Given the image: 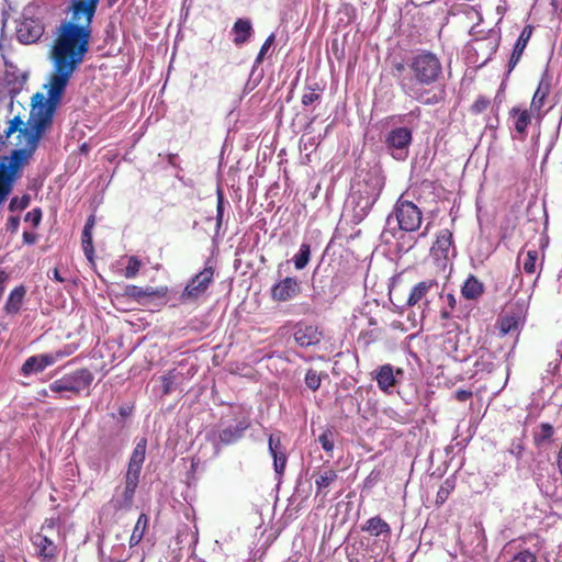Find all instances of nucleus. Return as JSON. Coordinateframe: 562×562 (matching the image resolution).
I'll return each mask as SVG.
<instances>
[{
    "label": "nucleus",
    "mask_w": 562,
    "mask_h": 562,
    "mask_svg": "<svg viewBox=\"0 0 562 562\" xmlns=\"http://www.w3.org/2000/svg\"><path fill=\"white\" fill-rule=\"evenodd\" d=\"M224 204H225V198L224 193L221 189L217 190V204H216V222L217 226L221 225L223 217H224Z\"/></svg>",
    "instance_id": "obj_47"
},
{
    "label": "nucleus",
    "mask_w": 562,
    "mask_h": 562,
    "mask_svg": "<svg viewBox=\"0 0 562 562\" xmlns=\"http://www.w3.org/2000/svg\"><path fill=\"white\" fill-rule=\"evenodd\" d=\"M532 112L533 111H530V109L521 110L517 106L512 108L509 111V115L516 119L515 124H514L515 131H516V133L519 134L521 139H524L526 137L527 127L531 123Z\"/></svg>",
    "instance_id": "obj_21"
},
{
    "label": "nucleus",
    "mask_w": 562,
    "mask_h": 562,
    "mask_svg": "<svg viewBox=\"0 0 562 562\" xmlns=\"http://www.w3.org/2000/svg\"><path fill=\"white\" fill-rule=\"evenodd\" d=\"M98 445L100 448V454L104 459H109V458L113 457L117 451L116 447L113 445V439L111 437L101 436L99 438Z\"/></svg>",
    "instance_id": "obj_35"
},
{
    "label": "nucleus",
    "mask_w": 562,
    "mask_h": 562,
    "mask_svg": "<svg viewBox=\"0 0 562 562\" xmlns=\"http://www.w3.org/2000/svg\"><path fill=\"white\" fill-rule=\"evenodd\" d=\"M395 216L401 229L415 232L422 225V211L411 201L398 200L395 206Z\"/></svg>",
    "instance_id": "obj_8"
},
{
    "label": "nucleus",
    "mask_w": 562,
    "mask_h": 562,
    "mask_svg": "<svg viewBox=\"0 0 562 562\" xmlns=\"http://www.w3.org/2000/svg\"><path fill=\"white\" fill-rule=\"evenodd\" d=\"M94 226V215H90L85 224L83 229L92 231Z\"/></svg>",
    "instance_id": "obj_59"
},
{
    "label": "nucleus",
    "mask_w": 562,
    "mask_h": 562,
    "mask_svg": "<svg viewBox=\"0 0 562 562\" xmlns=\"http://www.w3.org/2000/svg\"><path fill=\"white\" fill-rule=\"evenodd\" d=\"M473 392L470 390H457L454 393V398L458 402H467L468 400L472 398Z\"/></svg>",
    "instance_id": "obj_50"
},
{
    "label": "nucleus",
    "mask_w": 562,
    "mask_h": 562,
    "mask_svg": "<svg viewBox=\"0 0 562 562\" xmlns=\"http://www.w3.org/2000/svg\"><path fill=\"white\" fill-rule=\"evenodd\" d=\"M337 477L338 474L333 469L326 468L323 471H319L315 479L316 494H323V496H326L328 487L337 480Z\"/></svg>",
    "instance_id": "obj_26"
},
{
    "label": "nucleus",
    "mask_w": 562,
    "mask_h": 562,
    "mask_svg": "<svg viewBox=\"0 0 562 562\" xmlns=\"http://www.w3.org/2000/svg\"><path fill=\"white\" fill-rule=\"evenodd\" d=\"M456 487V480L452 477H447L442 484L440 485L435 503L437 506H441L450 496L451 492Z\"/></svg>",
    "instance_id": "obj_33"
},
{
    "label": "nucleus",
    "mask_w": 562,
    "mask_h": 562,
    "mask_svg": "<svg viewBox=\"0 0 562 562\" xmlns=\"http://www.w3.org/2000/svg\"><path fill=\"white\" fill-rule=\"evenodd\" d=\"M75 350L76 347L67 345L63 349H58L54 352L32 356L25 360L21 368V372L23 375H29L33 372H42L47 367L53 366L57 361L72 355Z\"/></svg>",
    "instance_id": "obj_6"
},
{
    "label": "nucleus",
    "mask_w": 562,
    "mask_h": 562,
    "mask_svg": "<svg viewBox=\"0 0 562 562\" xmlns=\"http://www.w3.org/2000/svg\"><path fill=\"white\" fill-rule=\"evenodd\" d=\"M537 260H538V251L535 249L528 250L526 254L524 263H522L524 271L528 274H533L536 272Z\"/></svg>",
    "instance_id": "obj_38"
},
{
    "label": "nucleus",
    "mask_w": 562,
    "mask_h": 562,
    "mask_svg": "<svg viewBox=\"0 0 562 562\" xmlns=\"http://www.w3.org/2000/svg\"><path fill=\"white\" fill-rule=\"evenodd\" d=\"M9 280V274L5 271H0V285Z\"/></svg>",
    "instance_id": "obj_61"
},
{
    "label": "nucleus",
    "mask_w": 562,
    "mask_h": 562,
    "mask_svg": "<svg viewBox=\"0 0 562 562\" xmlns=\"http://www.w3.org/2000/svg\"><path fill=\"white\" fill-rule=\"evenodd\" d=\"M269 451L273 458L274 470L277 473H283L286 464V456L282 447L281 440L274 435L269 436Z\"/></svg>",
    "instance_id": "obj_20"
},
{
    "label": "nucleus",
    "mask_w": 562,
    "mask_h": 562,
    "mask_svg": "<svg viewBox=\"0 0 562 562\" xmlns=\"http://www.w3.org/2000/svg\"><path fill=\"white\" fill-rule=\"evenodd\" d=\"M491 105V100L487 97L480 95L476 98V100L471 104L470 112L472 114H481L485 112L488 106Z\"/></svg>",
    "instance_id": "obj_39"
},
{
    "label": "nucleus",
    "mask_w": 562,
    "mask_h": 562,
    "mask_svg": "<svg viewBox=\"0 0 562 562\" xmlns=\"http://www.w3.org/2000/svg\"><path fill=\"white\" fill-rule=\"evenodd\" d=\"M138 483L139 477L125 474L122 491L117 487L111 499V505L115 510L130 509L132 507Z\"/></svg>",
    "instance_id": "obj_12"
},
{
    "label": "nucleus",
    "mask_w": 562,
    "mask_h": 562,
    "mask_svg": "<svg viewBox=\"0 0 562 562\" xmlns=\"http://www.w3.org/2000/svg\"><path fill=\"white\" fill-rule=\"evenodd\" d=\"M140 267H142V261L138 257H136V256L128 257L127 265H126L125 271H124V276L127 279L135 278L138 274Z\"/></svg>",
    "instance_id": "obj_37"
},
{
    "label": "nucleus",
    "mask_w": 562,
    "mask_h": 562,
    "mask_svg": "<svg viewBox=\"0 0 562 562\" xmlns=\"http://www.w3.org/2000/svg\"><path fill=\"white\" fill-rule=\"evenodd\" d=\"M438 289L439 283L434 278L417 282L409 291L406 305L419 307L423 317H425L431 311L432 299L439 293Z\"/></svg>",
    "instance_id": "obj_4"
},
{
    "label": "nucleus",
    "mask_w": 562,
    "mask_h": 562,
    "mask_svg": "<svg viewBox=\"0 0 562 562\" xmlns=\"http://www.w3.org/2000/svg\"><path fill=\"white\" fill-rule=\"evenodd\" d=\"M58 525V517L46 518L42 524L40 531L32 538V543L37 550V555L43 561H53L58 555V548L49 536Z\"/></svg>",
    "instance_id": "obj_5"
},
{
    "label": "nucleus",
    "mask_w": 562,
    "mask_h": 562,
    "mask_svg": "<svg viewBox=\"0 0 562 562\" xmlns=\"http://www.w3.org/2000/svg\"><path fill=\"white\" fill-rule=\"evenodd\" d=\"M92 241V231L83 229L81 236V243Z\"/></svg>",
    "instance_id": "obj_58"
},
{
    "label": "nucleus",
    "mask_w": 562,
    "mask_h": 562,
    "mask_svg": "<svg viewBox=\"0 0 562 562\" xmlns=\"http://www.w3.org/2000/svg\"><path fill=\"white\" fill-rule=\"evenodd\" d=\"M42 220V211L41 209L36 207L32 211L27 212L24 216L25 222L32 223L34 227L38 226Z\"/></svg>",
    "instance_id": "obj_49"
},
{
    "label": "nucleus",
    "mask_w": 562,
    "mask_h": 562,
    "mask_svg": "<svg viewBox=\"0 0 562 562\" xmlns=\"http://www.w3.org/2000/svg\"><path fill=\"white\" fill-rule=\"evenodd\" d=\"M318 442L325 452L331 453L335 447V432L330 428H326L318 437Z\"/></svg>",
    "instance_id": "obj_36"
},
{
    "label": "nucleus",
    "mask_w": 562,
    "mask_h": 562,
    "mask_svg": "<svg viewBox=\"0 0 562 562\" xmlns=\"http://www.w3.org/2000/svg\"><path fill=\"white\" fill-rule=\"evenodd\" d=\"M168 286L161 285L157 288L153 286H146L143 289V305L154 302H159V304H165L167 294H168Z\"/></svg>",
    "instance_id": "obj_27"
},
{
    "label": "nucleus",
    "mask_w": 562,
    "mask_h": 562,
    "mask_svg": "<svg viewBox=\"0 0 562 562\" xmlns=\"http://www.w3.org/2000/svg\"><path fill=\"white\" fill-rule=\"evenodd\" d=\"M146 448H147V440H146V438H142L136 443V446L131 454L128 465H127V471L125 474H130V475L139 477L140 471L143 468V463L145 461Z\"/></svg>",
    "instance_id": "obj_19"
},
{
    "label": "nucleus",
    "mask_w": 562,
    "mask_h": 562,
    "mask_svg": "<svg viewBox=\"0 0 562 562\" xmlns=\"http://www.w3.org/2000/svg\"><path fill=\"white\" fill-rule=\"evenodd\" d=\"M524 52H525L524 48L514 45L513 52L510 54V57H509V60L507 64V72L508 74H510L515 69V67L518 65V63L520 61V59L522 57Z\"/></svg>",
    "instance_id": "obj_45"
},
{
    "label": "nucleus",
    "mask_w": 562,
    "mask_h": 562,
    "mask_svg": "<svg viewBox=\"0 0 562 562\" xmlns=\"http://www.w3.org/2000/svg\"><path fill=\"white\" fill-rule=\"evenodd\" d=\"M16 34L20 42L25 44L34 43L42 36L43 26L35 20H25L20 24Z\"/></svg>",
    "instance_id": "obj_18"
},
{
    "label": "nucleus",
    "mask_w": 562,
    "mask_h": 562,
    "mask_svg": "<svg viewBox=\"0 0 562 562\" xmlns=\"http://www.w3.org/2000/svg\"><path fill=\"white\" fill-rule=\"evenodd\" d=\"M322 333L317 326L299 324L294 331V340L301 347L315 346L321 341Z\"/></svg>",
    "instance_id": "obj_16"
},
{
    "label": "nucleus",
    "mask_w": 562,
    "mask_h": 562,
    "mask_svg": "<svg viewBox=\"0 0 562 562\" xmlns=\"http://www.w3.org/2000/svg\"><path fill=\"white\" fill-rule=\"evenodd\" d=\"M524 52H525L524 48L514 45L513 52L510 54V57H509V60L507 64V72L508 74H510L515 69V67L518 65V63L520 61V59L522 57Z\"/></svg>",
    "instance_id": "obj_44"
},
{
    "label": "nucleus",
    "mask_w": 562,
    "mask_h": 562,
    "mask_svg": "<svg viewBox=\"0 0 562 562\" xmlns=\"http://www.w3.org/2000/svg\"><path fill=\"white\" fill-rule=\"evenodd\" d=\"M553 432H554V430H553V427L551 424L542 423L539 426L538 431H536L533 435L535 443L537 446L543 445L544 442H547L551 439V437L553 436Z\"/></svg>",
    "instance_id": "obj_34"
},
{
    "label": "nucleus",
    "mask_w": 562,
    "mask_h": 562,
    "mask_svg": "<svg viewBox=\"0 0 562 562\" xmlns=\"http://www.w3.org/2000/svg\"><path fill=\"white\" fill-rule=\"evenodd\" d=\"M454 310H451V308H443L440 311V318L441 319H450L452 317V313H453Z\"/></svg>",
    "instance_id": "obj_57"
},
{
    "label": "nucleus",
    "mask_w": 562,
    "mask_h": 562,
    "mask_svg": "<svg viewBox=\"0 0 562 562\" xmlns=\"http://www.w3.org/2000/svg\"><path fill=\"white\" fill-rule=\"evenodd\" d=\"M251 423L248 417H243L235 425L222 427L217 432V441L215 445V454L221 452V446H229L236 443L244 437L245 431L250 427Z\"/></svg>",
    "instance_id": "obj_11"
},
{
    "label": "nucleus",
    "mask_w": 562,
    "mask_h": 562,
    "mask_svg": "<svg viewBox=\"0 0 562 562\" xmlns=\"http://www.w3.org/2000/svg\"><path fill=\"white\" fill-rule=\"evenodd\" d=\"M26 289L24 285L15 286L9 294V297L4 305V312L7 314H18L21 310Z\"/></svg>",
    "instance_id": "obj_24"
},
{
    "label": "nucleus",
    "mask_w": 562,
    "mask_h": 562,
    "mask_svg": "<svg viewBox=\"0 0 562 562\" xmlns=\"http://www.w3.org/2000/svg\"><path fill=\"white\" fill-rule=\"evenodd\" d=\"M148 516L145 513H142L134 526V529L128 540V544L131 548L136 547L143 540L145 531L148 528Z\"/></svg>",
    "instance_id": "obj_29"
},
{
    "label": "nucleus",
    "mask_w": 562,
    "mask_h": 562,
    "mask_svg": "<svg viewBox=\"0 0 562 562\" xmlns=\"http://www.w3.org/2000/svg\"><path fill=\"white\" fill-rule=\"evenodd\" d=\"M181 373L176 369L168 370L159 380L161 382V395L167 396L176 390L181 379Z\"/></svg>",
    "instance_id": "obj_28"
},
{
    "label": "nucleus",
    "mask_w": 562,
    "mask_h": 562,
    "mask_svg": "<svg viewBox=\"0 0 562 562\" xmlns=\"http://www.w3.org/2000/svg\"><path fill=\"white\" fill-rule=\"evenodd\" d=\"M374 181H375L374 182L375 192L373 193V198H372L371 202L369 203L370 206H372L374 204V202L379 198L381 190L383 188V182L380 179L375 178Z\"/></svg>",
    "instance_id": "obj_52"
},
{
    "label": "nucleus",
    "mask_w": 562,
    "mask_h": 562,
    "mask_svg": "<svg viewBox=\"0 0 562 562\" xmlns=\"http://www.w3.org/2000/svg\"><path fill=\"white\" fill-rule=\"evenodd\" d=\"M274 40H276V35L273 33H271L265 41V43L262 44L257 57H256V64L257 65H260L262 61H263V58H265V55L267 54V52L270 49V47L272 46V44L274 43Z\"/></svg>",
    "instance_id": "obj_46"
},
{
    "label": "nucleus",
    "mask_w": 562,
    "mask_h": 562,
    "mask_svg": "<svg viewBox=\"0 0 562 562\" xmlns=\"http://www.w3.org/2000/svg\"><path fill=\"white\" fill-rule=\"evenodd\" d=\"M52 273H53V277H52V278H53L54 280H56L57 282L63 283V282L65 281V279L59 274V271H58V269H57V268L53 269Z\"/></svg>",
    "instance_id": "obj_60"
},
{
    "label": "nucleus",
    "mask_w": 562,
    "mask_h": 562,
    "mask_svg": "<svg viewBox=\"0 0 562 562\" xmlns=\"http://www.w3.org/2000/svg\"><path fill=\"white\" fill-rule=\"evenodd\" d=\"M91 36L92 30L81 27L79 23L60 24L50 52L53 71L47 86V98L40 92L33 95L26 124L19 115L9 121L4 136L9 138L19 132L16 145L21 147L13 149L9 156H0V176L13 186L22 177L23 169L37 149L41 138L50 130L56 108L74 71L89 50Z\"/></svg>",
    "instance_id": "obj_1"
},
{
    "label": "nucleus",
    "mask_w": 562,
    "mask_h": 562,
    "mask_svg": "<svg viewBox=\"0 0 562 562\" xmlns=\"http://www.w3.org/2000/svg\"><path fill=\"white\" fill-rule=\"evenodd\" d=\"M430 254L436 260H448L450 255L454 256L453 234L450 229L439 231Z\"/></svg>",
    "instance_id": "obj_15"
},
{
    "label": "nucleus",
    "mask_w": 562,
    "mask_h": 562,
    "mask_svg": "<svg viewBox=\"0 0 562 562\" xmlns=\"http://www.w3.org/2000/svg\"><path fill=\"white\" fill-rule=\"evenodd\" d=\"M233 32L235 34V45L240 46L245 44L252 35L250 21L248 19H238L233 25Z\"/></svg>",
    "instance_id": "obj_25"
},
{
    "label": "nucleus",
    "mask_w": 562,
    "mask_h": 562,
    "mask_svg": "<svg viewBox=\"0 0 562 562\" xmlns=\"http://www.w3.org/2000/svg\"><path fill=\"white\" fill-rule=\"evenodd\" d=\"M30 204V196L27 194L22 195L21 198L14 196L11 199L9 203V210L11 212L22 211L26 209Z\"/></svg>",
    "instance_id": "obj_43"
},
{
    "label": "nucleus",
    "mask_w": 562,
    "mask_h": 562,
    "mask_svg": "<svg viewBox=\"0 0 562 562\" xmlns=\"http://www.w3.org/2000/svg\"><path fill=\"white\" fill-rule=\"evenodd\" d=\"M532 33H533V26L530 24L526 25L522 29V31L520 32V34L515 43V46H518V47H521L525 49L532 36Z\"/></svg>",
    "instance_id": "obj_42"
},
{
    "label": "nucleus",
    "mask_w": 562,
    "mask_h": 562,
    "mask_svg": "<svg viewBox=\"0 0 562 562\" xmlns=\"http://www.w3.org/2000/svg\"><path fill=\"white\" fill-rule=\"evenodd\" d=\"M311 260V246L303 243L299 251L293 257L294 267L296 270H303Z\"/></svg>",
    "instance_id": "obj_32"
},
{
    "label": "nucleus",
    "mask_w": 562,
    "mask_h": 562,
    "mask_svg": "<svg viewBox=\"0 0 562 562\" xmlns=\"http://www.w3.org/2000/svg\"><path fill=\"white\" fill-rule=\"evenodd\" d=\"M537 558L529 550H522L515 554L509 562H536Z\"/></svg>",
    "instance_id": "obj_48"
},
{
    "label": "nucleus",
    "mask_w": 562,
    "mask_h": 562,
    "mask_svg": "<svg viewBox=\"0 0 562 562\" xmlns=\"http://www.w3.org/2000/svg\"><path fill=\"white\" fill-rule=\"evenodd\" d=\"M393 70H394V76L397 77V79L400 80L401 78L404 77V76H402V74L405 70V65L403 63H396L393 66Z\"/></svg>",
    "instance_id": "obj_55"
},
{
    "label": "nucleus",
    "mask_w": 562,
    "mask_h": 562,
    "mask_svg": "<svg viewBox=\"0 0 562 562\" xmlns=\"http://www.w3.org/2000/svg\"><path fill=\"white\" fill-rule=\"evenodd\" d=\"M92 381V372L87 368H81L53 381L49 384V390L57 394L71 393L72 395H79L82 390L91 385ZM60 398L69 400L70 396L60 395Z\"/></svg>",
    "instance_id": "obj_3"
},
{
    "label": "nucleus",
    "mask_w": 562,
    "mask_h": 562,
    "mask_svg": "<svg viewBox=\"0 0 562 562\" xmlns=\"http://www.w3.org/2000/svg\"><path fill=\"white\" fill-rule=\"evenodd\" d=\"M8 229L15 232L20 225V218L18 216H10L8 218Z\"/></svg>",
    "instance_id": "obj_54"
},
{
    "label": "nucleus",
    "mask_w": 562,
    "mask_h": 562,
    "mask_svg": "<svg viewBox=\"0 0 562 562\" xmlns=\"http://www.w3.org/2000/svg\"><path fill=\"white\" fill-rule=\"evenodd\" d=\"M403 374V369H395L392 364L386 363L376 369L374 380L383 393L391 394L392 390L400 383L398 376Z\"/></svg>",
    "instance_id": "obj_14"
},
{
    "label": "nucleus",
    "mask_w": 562,
    "mask_h": 562,
    "mask_svg": "<svg viewBox=\"0 0 562 562\" xmlns=\"http://www.w3.org/2000/svg\"><path fill=\"white\" fill-rule=\"evenodd\" d=\"M120 414H121L122 416H125V415H127V412H126L124 408H121V409H120Z\"/></svg>",
    "instance_id": "obj_63"
},
{
    "label": "nucleus",
    "mask_w": 562,
    "mask_h": 562,
    "mask_svg": "<svg viewBox=\"0 0 562 562\" xmlns=\"http://www.w3.org/2000/svg\"><path fill=\"white\" fill-rule=\"evenodd\" d=\"M362 531H366L373 537L384 536L389 538L391 536L390 525L380 516H374L368 519L362 526Z\"/></svg>",
    "instance_id": "obj_23"
},
{
    "label": "nucleus",
    "mask_w": 562,
    "mask_h": 562,
    "mask_svg": "<svg viewBox=\"0 0 562 562\" xmlns=\"http://www.w3.org/2000/svg\"><path fill=\"white\" fill-rule=\"evenodd\" d=\"M519 325V317L516 315H501L497 319V327L502 336H506L512 331L517 330Z\"/></svg>",
    "instance_id": "obj_30"
},
{
    "label": "nucleus",
    "mask_w": 562,
    "mask_h": 562,
    "mask_svg": "<svg viewBox=\"0 0 562 562\" xmlns=\"http://www.w3.org/2000/svg\"><path fill=\"white\" fill-rule=\"evenodd\" d=\"M412 77H403L398 81L401 90L425 105H435L445 101L446 90L442 87L438 92L425 89L437 83L442 77V65L439 57L429 52L423 50L414 55L408 64Z\"/></svg>",
    "instance_id": "obj_2"
},
{
    "label": "nucleus",
    "mask_w": 562,
    "mask_h": 562,
    "mask_svg": "<svg viewBox=\"0 0 562 562\" xmlns=\"http://www.w3.org/2000/svg\"><path fill=\"white\" fill-rule=\"evenodd\" d=\"M38 394L42 395V396H47L48 395L47 390H45V389L41 390L38 392Z\"/></svg>",
    "instance_id": "obj_62"
},
{
    "label": "nucleus",
    "mask_w": 562,
    "mask_h": 562,
    "mask_svg": "<svg viewBox=\"0 0 562 562\" xmlns=\"http://www.w3.org/2000/svg\"><path fill=\"white\" fill-rule=\"evenodd\" d=\"M100 0H71L69 12L70 21L79 23L81 27L92 30V22Z\"/></svg>",
    "instance_id": "obj_9"
},
{
    "label": "nucleus",
    "mask_w": 562,
    "mask_h": 562,
    "mask_svg": "<svg viewBox=\"0 0 562 562\" xmlns=\"http://www.w3.org/2000/svg\"><path fill=\"white\" fill-rule=\"evenodd\" d=\"M323 89L319 87L317 82L313 85H307L305 87L304 93L302 94L301 102L304 106L312 105L313 103L319 102L322 99Z\"/></svg>",
    "instance_id": "obj_31"
},
{
    "label": "nucleus",
    "mask_w": 562,
    "mask_h": 562,
    "mask_svg": "<svg viewBox=\"0 0 562 562\" xmlns=\"http://www.w3.org/2000/svg\"><path fill=\"white\" fill-rule=\"evenodd\" d=\"M446 297H447L448 308L456 310L457 299H456L454 294L448 293Z\"/></svg>",
    "instance_id": "obj_56"
},
{
    "label": "nucleus",
    "mask_w": 562,
    "mask_h": 562,
    "mask_svg": "<svg viewBox=\"0 0 562 562\" xmlns=\"http://www.w3.org/2000/svg\"><path fill=\"white\" fill-rule=\"evenodd\" d=\"M143 289L134 284L126 285L124 289L123 296L136 301L138 304H143Z\"/></svg>",
    "instance_id": "obj_40"
},
{
    "label": "nucleus",
    "mask_w": 562,
    "mask_h": 562,
    "mask_svg": "<svg viewBox=\"0 0 562 562\" xmlns=\"http://www.w3.org/2000/svg\"><path fill=\"white\" fill-rule=\"evenodd\" d=\"M22 237L23 241L27 245H33L37 240V235L31 232H24Z\"/></svg>",
    "instance_id": "obj_53"
},
{
    "label": "nucleus",
    "mask_w": 562,
    "mask_h": 562,
    "mask_svg": "<svg viewBox=\"0 0 562 562\" xmlns=\"http://www.w3.org/2000/svg\"><path fill=\"white\" fill-rule=\"evenodd\" d=\"M83 252L89 261H92L94 255V247L92 241L81 243Z\"/></svg>",
    "instance_id": "obj_51"
},
{
    "label": "nucleus",
    "mask_w": 562,
    "mask_h": 562,
    "mask_svg": "<svg viewBox=\"0 0 562 562\" xmlns=\"http://www.w3.org/2000/svg\"><path fill=\"white\" fill-rule=\"evenodd\" d=\"M484 291V283L473 274H470L461 286V295L469 301L477 300Z\"/></svg>",
    "instance_id": "obj_22"
},
{
    "label": "nucleus",
    "mask_w": 562,
    "mask_h": 562,
    "mask_svg": "<svg viewBox=\"0 0 562 562\" xmlns=\"http://www.w3.org/2000/svg\"><path fill=\"white\" fill-rule=\"evenodd\" d=\"M551 91V77L546 70L538 82V87L533 93L531 103H530V111H533L536 113H539L544 105L546 99L549 95Z\"/></svg>",
    "instance_id": "obj_17"
},
{
    "label": "nucleus",
    "mask_w": 562,
    "mask_h": 562,
    "mask_svg": "<svg viewBox=\"0 0 562 562\" xmlns=\"http://www.w3.org/2000/svg\"><path fill=\"white\" fill-rule=\"evenodd\" d=\"M321 382L322 379L319 373L314 369H308L305 374V383L307 387L311 389L312 391H316L319 389Z\"/></svg>",
    "instance_id": "obj_41"
},
{
    "label": "nucleus",
    "mask_w": 562,
    "mask_h": 562,
    "mask_svg": "<svg viewBox=\"0 0 562 562\" xmlns=\"http://www.w3.org/2000/svg\"><path fill=\"white\" fill-rule=\"evenodd\" d=\"M413 139L412 131L407 127H397L392 130L385 139L389 149L392 150V156L396 159L404 158L406 150Z\"/></svg>",
    "instance_id": "obj_13"
},
{
    "label": "nucleus",
    "mask_w": 562,
    "mask_h": 562,
    "mask_svg": "<svg viewBox=\"0 0 562 562\" xmlns=\"http://www.w3.org/2000/svg\"><path fill=\"white\" fill-rule=\"evenodd\" d=\"M214 272V268L205 267L202 271L192 277L181 292V302H195L202 297L213 283Z\"/></svg>",
    "instance_id": "obj_7"
},
{
    "label": "nucleus",
    "mask_w": 562,
    "mask_h": 562,
    "mask_svg": "<svg viewBox=\"0 0 562 562\" xmlns=\"http://www.w3.org/2000/svg\"><path fill=\"white\" fill-rule=\"evenodd\" d=\"M302 292L301 282L296 277H285L276 282L270 289V297L276 303L289 302Z\"/></svg>",
    "instance_id": "obj_10"
}]
</instances>
